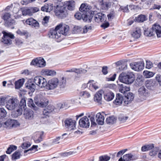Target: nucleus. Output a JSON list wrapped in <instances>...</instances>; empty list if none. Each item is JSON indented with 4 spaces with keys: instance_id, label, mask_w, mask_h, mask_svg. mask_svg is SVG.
I'll use <instances>...</instances> for the list:
<instances>
[{
    "instance_id": "nucleus-1",
    "label": "nucleus",
    "mask_w": 161,
    "mask_h": 161,
    "mask_svg": "<svg viewBox=\"0 0 161 161\" xmlns=\"http://www.w3.org/2000/svg\"><path fill=\"white\" fill-rule=\"evenodd\" d=\"M79 10L81 13H76L75 15V17L78 20H80L82 19L85 22H91L92 16V11L89 7L85 3H82Z\"/></svg>"
},
{
    "instance_id": "nucleus-2",
    "label": "nucleus",
    "mask_w": 161,
    "mask_h": 161,
    "mask_svg": "<svg viewBox=\"0 0 161 161\" xmlns=\"http://www.w3.org/2000/svg\"><path fill=\"white\" fill-rule=\"evenodd\" d=\"M135 75L132 72L127 73H121L119 77V80L121 82L127 84H130L132 83L135 80Z\"/></svg>"
},
{
    "instance_id": "nucleus-3",
    "label": "nucleus",
    "mask_w": 161,
    "mask_h": 161,
    "mask_svg": "<svg viewBox=\"0 0 161 161\" xmlns=\"http://www.w3.org/2000/svg\"><path fill=\"white\" fill-rule=\"evenodd\" d=\"M60 24L58 25L55 28L51 29L48 32V35L51 38H54L57 42H60Z\"/></svg>"
},
{
    "instance_id": "nucleus-4",
    "label": "nucleus",
    "mask_w": 161,
    "mask_h": 161,
    "mask_svg": "<svg viewBox=\"0 0 161 161\" xmlns=\"http://www.w3.org/2000/svg\"><path fill=\"white\" fill-rule=\"evenodd\" d=\"M63 126L69 130L76 129V121L71 118H66L62 120Z\"/></svg>"
},
{
    "instance_id": "nucleus-5",
    "label": "nucleus",
    "mask_w": 161,
    "mask_h": 161,
    "mask_svg": "<svg viewBox=\"0 0 161 161\" xmlns=\"http://www.w3.org/2000/svg\"><path fill=\"white\" fill-rule=\"evenodd\" d=\"M26 107V103L25 99L22 98L21 99L19 105V108L16 111L13 112L12 115L14 117H17L21 115L23 110H25Z\"/></svg>"
},
{
    "instance_id": "nucleus-6",
    "label": "nucleus",
    "mask_w": 161,
    "mask_h": 161,
    "mask_svg": "<svg viewBox=\"0 0 161 161\" xmlns=\"http://www.w3.org/2000/svg\"><path fill=\"white\" fill-rule=\"evenodd\" d=\"M36 104L38 106L44 107L47 105L49 103L48 100L42 96H37L34 98Z\"/></svg>"
},
{
    "instance_id": "nucleus-7",
    "label": "nucleus",
    "mask_w": 161,
    "mask_h": 161,
    "mask_svg": "<svg viewBox=\"0 0 161 161\" xmlns=\"http://www.w3.org/2000/svg\"><path fill=\"white\" fill-rule=\"evenodd\" d=\"M3 36L2 38V41L4 44L8 45L12 43L11 39H14V36L11 33H8L5 31L3 32Z\"/></svg>"
},
{
    "instance_id": "nucleus-8",
    "label": "nucleus",
    "mask_w": 161,
    "mask_h": 161,
    "mask_svg": "<svg viewBox=\"0 0 161 161\" xmlns=\"http://www.w3.org/2000/svg\"><path fill=\"white\" fill-rule=\"evenodd\" d=\"M19 102L16 98H10L6 102V107L8 110H13L18 105Z\"/></svg>"
},
{
    "instance_id": "nucleus-9",
    "label": "nucleus",
    "mask_w": 161,
    "mask_h": 161,
    "mask_svg": "<svg viewBox=\"0 0 161 161\" xmlns=\"http://www.w3.org/2000/svg\"><path fill=\"white\" fill-rule=\"evenodd\" d=\"M33 81L36 85L42 88L46 87L47 85L46 80L41 76L35 77Z\"/></svg>"
},
{
    "instance_id": "nucleus-10",
    "label": "nucleus",
    "mask_w": 161,
    "mask_h": 161,
    "mask_svg": "<svg viewBox=\"0 0 161 161\" xmlns=\"http://www.w3.org/2000/svg\"><path fill=\"white\" fill-rule=\"evenodd\" d=\"M138 92L140 99L141 101L146 99V98L149 96V94L148 90L143 86L140 88Z\"/></svg>"
},
{
    "instance_id": "nucleus-11",
    "label": "nucleus",
    "mask_w": 161,
    "mask_h": 161,
    "mask_svg": "<svg viewBox=\"0 0 161 161\" xmlns=\"http://www.w3.org/2000/svg\"><path fill=\"white\" fill-rule=\"evenodd\" d=\"M31 64L39 67H43L46 65V62L44 58L41 57L34 59L31 62Z\"/></svg>"
},
{
    "instance_id": "nucleus-12",
    "label": "nucleus",
    "mask_w": 161,
    "mask_h": 161,
    "mask_svg": "<svg viewBox=\"0 0 161 161\" xmlns=\"http://www.w3.org/2000/svg\"><path fill=\"white\" fill-rule=\"evenodd\" d=\"M58 83V80L57 78H53L47 83L46 88L48 90L53 89L57 86Z\"/></svg>"
},
{
    "instance_id": "nucleus-13",
    "label": "nucleus",
    "mask_w": 161,
    "mask_h": 161,
    "mask_svg": "<svg viewBox=\"0 0 161 161\" xmlns=\"http://www.w3.org/2000/svg\"><path fill=\"white\" fill-rule=\"evenodd\" d=\"M130 66L131 69L136 71H140L144 68V64L142 62H135L131 63Z\"/></svg>"
},
{
    "instance_id": "nucleus-14",
    "label": "nucleus",
    "mask_w": 161,
    "mask_h": 161,
    "mask_svg": "<svg viewBox=\"0 0 161 161\" xmlns=\"http://www.w3.org/2000/svg\"><path fill=\"white\" fill-rule=\"evenodd\" d=\"M75 2L72 1H66L62 2V6H61V8L63 9H68L70 10H73L75 8Z\"/></svg>"
},
{
    "instance_id": "nucleus-15",
    "label": "nucleus",
    "mask_w": 161,
    "mask_h": 161,
    "mask_svg": "<svg viewBox=\"0 0 161 161\" xmlns=\"http://www.w3.org/2000/svg\"><path fill=\"white\" fill-rule=\"evenodd\" d=\"M134 98V94L132 92H129L125 94L124 103L125 105L131 103Z\"/></svg>"
},
{
    "instance_id": "nucleus-16",
    "label": "nucleus",
    "mask_w": 161,
    "mask_h": 161,
    "mask_svg": "<svg viewBox=\"0 0 161 161\" xmlns=\"http://www.w3.org/2000/svg\"><path fill=\"white\" fill-rule=\"evenodd\" d=\"M79 123L80 126L81 127L88 128L90 125L89 119L86 116L81 118L79 120Z\"/></svg>"
},
{
    "instance_id": "nucleus-17",
    "label": "nucleus",
    "mask_w": 161,
    "mask_h": 161,
    "mask_svg": "<svg viewBox=\"0 0 161 161\" xmlns=\"http://www.w3.org/2000/svg\"><path fill=\"white\" fill-rule=\"evenodd\" d=\"M17 121L16 120L8 119L4 123L3 126L5 127H14L17 126Z\"/></svg>"
},
{
    "instance_id": "nucleus-18",
    "label": "nucleus",
    "mask_w": 161,
    "mask_h": 161,
    "mask_svg": "<svg viewBox=\"0 0 161 161\" xmlns=\"http://www.w3.org/2000/svg\"><path fill=\"white\" fill-rule=\"evenodd\" d=\"M114 97L113 92L110 91H107L104 93V98L107 101H110L112 100Z\"/></svg>"
},
{
    "instance_id": "nucleus-19",
    "label": "nucleus",
    "mask_w": 161,
    "mask_h": 161,
    "mask_svg": "<svg viewBox=\"0 0 161 161\" xmlns=\"http://www.w3.org/2000/svg\"><path fill=\"white\" fill-rule=\"evenodd\" d=\"M25 22L27 24L31 25L32 27L37 28L39 26V23L32 18L27 19L25 21Z\"/></svg>"
},
{
    "instance_id": "nucleus-20",
    "label": "nucleus",
    "mask_w": 161,
    "mask_h": 161,
    "mask_svg": "<svg viewBox=\"0 0 161 161\" xmlns=\"http://www.w3.org/2000/svg\"><path fill=\"white\" fill-rule=\"evenodd\" d=\"M123 101H124V99L122 95L120 93H117L116 94L115 99L113 103L116 105H120L122 104Z\"/></svg>"
},
{
    "instance_id": "nucleus-21",
    "label": "nucleus",
    "mask_w": 161,
    "mask_h": 161,
    "mask_svg": "<svg viewBox=\"0 0 161 161\" xmlns=\"http://www.w3.org/2000/svg\"><path fill=\"white\" fill-rule=\"evenodd\" d=\"M153 30L154 31L158 37H161V26L159 25L155 24L153 25L152 27Z\"/></svg>"
},
{
    "instance_id": "nucleus-22",
    "label": "nucleus",
    "mask_w": 161,
    "mask_h": 161,
    "mask_svg": "<svg viewBox=\"0 0 161 161\" xmlns=\"http://www.w3.org/2000/svg\"><path fill=\"white\" fill-rule=\"evenodd\" d=\"M44 132L42 131L36 133L34 136V142L36 143H39L43 140Z\"/></svg>"
},
{
    "instance_id": "nucleus-23",
    "label": "nucleus",
    "mask_w": 161,
    "mask_h": 161,
    "mask_svg": "<svg viewBox=\"0 0 161 161\" xmlns=\"http://www.w3.org/2000/svg\"><path fill=\"white\" fill-rule=\"evenodd\" d=\"M141 35V30L138 27L136 28L131 32L132 36L135 39H138L140 38Z\"/></svg>"
},
{
    "instance_id": "nucleus-24",
    "label": "nucleus",
    "mask_w": 161,
    "mask_h": 161,
    "mask_svg": "<svg viewBox=\"0 0 161 161\" xmlns=\"http://www.w3.org/2000/svg\"><path fill=\"white\" fill-rule=\"evenodd\" d=\"M59 3L58 4H55L54 6V9L55 15L57 16L60 17V0H56Z\"/></svg>"
},
{
    "instance_id": "nucleus-25",
    "label": "nucleus",
    "mask_w": 161,
    "mask_h": 161,
    "mask_svg": "<svg viewBox=\"0 0 161 161\" xmlns=\"http://www.w3.org/2000/svg\"><path fill=\"white\" fill-rule=\"evenodd\" d=\"M33 111L31 109L24 110V115L26 119H32L33 117Z\"/></svg>"
},
{
    "instance_id": "nucleus-26",
    "label": "nucleus",
    "mask_w": 161,
    "mask_h": 161,
    "mask_svg": "<svg viewBox=\"0 0 161 161\" xmlns=\"http://www.w3.org/2000/svg\"><path fill=\"white\" fill-rule=\"evenodd\" d=\"M25 87L29 89L31 92H33L36 88L35 84L31 81H28L25 84Z\"/></svg>"
},
{
    "instance_id": "nucleus-27",
    "label": "nucleus",
    "mask_w": 161,
    "mask_h": 161,
    "mask_svg": "<svg viewBox=\"0 0 161 161\" xmlns=\"http://www.w3.org/2000/svg\"><path fill=\"white\" fill-rule=\"evenodd\" d=\"M96 121L98 124L103 125L104 123V118L100 113H97L96 115Z\"/></svg>"
},
{
    "instance_id": "nucleus-28",
    "label": "nucleus",
    "mask_w": 161,
    "mask_h": 161,
    "mask_svg": "<svg viewBox=\"0 0 161 161\" xmlns=\"http://www.w3.org/2000/svg\"><path fill=\"white\" fill-rule=\"evenodd\" d=\"M118 89L120 92L125 94L127 92L130 90V87L121 84L119 85Z\"/></svg>"
},
{
    "instance_id": "nucleus-29",
    "label": "nucleus",
    "mask_w": 161,
    "mask_h": 161,
    "mask_svg": "<svg viewBox=\"0 0 161 161\" xmlns=\"http://www.w3.org/2000/svg\"><path fill=\"white\" fill-rule=\"evenodd\" d=\"M102 91L99 90L95 94L94 97V100L98 103H100L102 101Z\"/></svg>"
},
{
    "instance_id": "nucleus-30",
    "label": "nucleus",
    "mask_w": 161,
    "mask_h": 161,
    "mask_svg": "<svg viewBox=\"0 0 161 161\" xmlns=\"http://www.w3.org/2000/svg\"><path fill=\"white\" fill-rule=\"evenodd\" d=\"M145 85L148 89H151L155 85V83L153 80H147L145 82Z\"/></svg>"
},
{
    "instance_id": "nucleus-31",
    "label": "nucleus",
    "mask_w": 161,
    "mask_h": 161,
    "mask_svg": "<svg viewBox=\"0 0 161 161\" xmlns=\"http://www.w3.org/2000/svg\"><path fill=\"white\" fill-rule=\"evenodd\" d=\"M42 73L44 75L47 76H54L56 74V72L54 70L45 69L42 70Z\"/></svg>"
},
{
    "instance_id": "nucleus-32",
    "label": "nucleus",
    "mask_w": 161,
    "mask_h": 161,
    "mask_svg": "<svg viewBox=\"0 0 161 161\" xmlns=\"http://www.w3.org/2000/svg\"><path fill=\"white\" fill-rule=\"evenodd\" d=\"M147 18L145 15L141 14L135 18V20L138 22L141 23L147 20Z\"/></svg>"
},
{
    "instance_id": "nucleus-33",
    "label": "nucleus",
    "mask_w": 161,
    "mask_h": 161,
    "mask_svg": "<svg viewBox=\"0 0 161 161\" xmlns=\"http://www.w3.org/2000/svg\"><path fill=\"white\" fill-rule=\"evenodd\" d=\"M87 84H89V88L90 90H96L99 88L97 83L95 82L94 80H89Z\"/></svg>"
},
{
    "instance_id": "nucleus-34",
    "label": "nucleus",
    "mask_w": 161,
    "mask_h": 161,
    "mask_svg": "<svg viewBox=\"0 0 161 161\" xmlns=\"http://www.w3.org/2000/svg\"><path fill=\"white\" fill-rule=\"evenodd\" d=\"M104 14H103L101 13H98L95 15L94 19L96 22H103L104 20Z\"/></svg>"
},
{
    "instance_id": "nucleus-35",
    "label": "nucleus",
    "mask_w": 161,
    "mask_h": 161,
    "mask_svg": "<svg viewBox=\"0 0 161 161\" xmlns=\"http://www.w3.org/2000/svg\"><path fill=\"white\" fill-rule=\"evenodd\" d=\"M154 147L153 144H146L141 147V151L143 152H146L152 150Z\"/></svg>"
},
{
    "instance_id": "nucleus-36",
    "label": "nucleus",
    "mask_w": 161,
    "mask_h": 161,
    "mask_svg": "<svg viewBox=\"0 0 161 161\" xmlns=\"http://www.w3.org/2000/svg\"><path fill=\"white\" fill-rule=\"evenodd\" d=\"M136 159L135 156L131 153H128L124 155V160L125 161H133Z\"/></svg>"
},
{
    "instance_id": "nucleus-37",
    "label": "nucleus",
    "mask_w": 161,
    "mask_h": 161,
    "mask_svg": "<svg viewBox=\"0 0 161 161\" xmlns=\"http://www.w3.org/2000/svg\"><path fill=\"white\" fill-rule=\"evenodd\" d=\"M69 27L68 25H63L61 23V33L64 35H67L68 32L69 31Z\"/></svg>"
},
{
    "instance_id": "nucleus-38",
    "label": "nucleus",
    "mask_w": 161,
    "mask_h": 161,
    "mask_svg": "<svg viewBox=\"0 0 161 161\" xmlns=\"http://www.w3.org/2000/svg\"><path fill=\"white\" fill-rule=\"evenodd\" d=\"M53 9V6L50 4H46L44 6L42 7L41 8V10L43 11L46 12H50Z\"/></svg>"
},
{
    "instance_id": "nucleus-39",
    "label": "nucleus",
    "mask_w": 161,
    "mask_h": 161,
    "mask_svg": "<svg viewBox=\"0 0 161 161\" xmlns=\"http://www.w3.org/2000/svg\"><path fill=\"white\" fill-rule=\"evenodd\" d=\"M144 34L146 36H151L154 35V31L152 28H147L144 30Z\"/></svg>"
},
{
    "instance_id": "nucleus-40",
    "label": "nucleus",
    "mask_w": 161,
    "mask_h": 161,
    "mask_svg": "<svg viewBox=\"0 0 161 161\" xmlns=\"http://www.w3.org/2000/svg\"><path fill=\"white\" fill-rule=\"evenodd\" d=\"M25 79H20L15 82V87L16 89L20 88L23 85Z\"/></svg>"
},
{
    "instance_id": "nucleus-41",
    "label": "nucleus",
    "mask_w": 161,
    "mask_h": 161,
    "mask_svg": "<svg viewBox=\"0 0 161 161\" xmlns=\"http://www.w3.org/2000/svg\"><path fill=\"white\" fill-rule=\"evenodd\" d=\"M27 105L29 107L35 110H36L38 109V108L35 106L33 103L32 99L31 98L28 99Z\"/></svg>"
},
{
    "instance_id": "nucleus-42",
    "label": "nucleus",
    "mask_w": 161,
    "mask_h": 161,
    "mask_svg": "<svg viewBox=\"0 0 161 161\" xmlns=\"http://www.w3.org/2000/svg\"><path fill=\"white\" fill-rule=\"evenodd\" d=\"M83 28L80 26H75L73 28L72 32L73 34H78L82 33Z\"/></svg>"
},
{
    "instance_id": "nucleus-43",
    "label": "nucleus",
    "mask_w": 161,
    "mask_h": 161,
    "mask_svg": "<svg viewBox=\"0 0 161 161\" xmlns=\"http://www.w3.org/2000/svg\"><path fill=\"white\" fill-rule=\"evenodd\" d=\"M116 119L114 116H110L106 118V121L107 124H113L115 122Z\"/></svg>"
},
{
    "instance_id": "nucleus-44",
    "label": "nucleus",
    "mask_w": 161,
    "mask_h": 161,
    "mask_svg": "<svg viewBox=\"0 0 161 161\" xmlns=\"http://www.w3.org/2000/svg\"><path fill=\"white\" fill-rule=\"evenodd\" d=\"M20 156V153L19 152L16 151L12 154V159L13 161H15L16 159L19 158Z\"/></svg>"
},
{
    "instance_id": "nucleus-45",
    "label": "nucleus",
    "mask_w": 161,
    "mask_h": 161,
    "mask_svg": "<svg viewBox=\"0 0 161 161\" xmlns=\"http://www.w3.org/2000/svg\"><path fill=\"white\" fill-rule=\"evenodd\" d=\"M17 149V146L15 145H10L8 148L6 153L7 154H10L14 151L16 150Z\"/></svg>"
},
{
    "instance_id": "nucleus-46",
    "label": "nucleus",
    "mask_w": 161,
    "mask_h": 161,
    "mask_svg": "<svg viewBox=\"0 0 161 161\" xmlns=\"http://www.w3.org/2000/svg\"><path fill=\"white\" fill-rule=\"evenodd\" d=\"M79 95L80 97H83L84 98H87L90 96V93L86 91L80 92Z\"/></svg>"
},
{
    "instance_id": "nucleus-47",
    "label": "nucleus",
    "mask_w": 161,
    "mask_h": 161,
    "mask_svg": "<svg viewBox=\"0 0 161 161\" xmlns=\"http://www.w3.org/2000/svg\"><path fill=\"white\" fill-rule=\"evenodd\" d=\"M149 153L150 156L152 157H154L156 155L157 153L158 152V149L157 147L153 148Z\"/></svg>"
},
{
    "instance_id": "nucleus-48",
    "label": "nucleus",
    "mask_w": 161,
    "mask_h": 161,
    "mask_svg": "<svg viewBox=\"0 0 161 161\" xmlns=\"http://www.w3.org/2000/svg\"><path fill=\"white\" fill-rule=\"evenodd\" d=\"M9 100L8 97H7L4 96H3L0 98V103L1 105H4L6 102Z\"/></svg>"
},
{
    "instance_id": "nucleus-49",
    "label": "nucleus",
    "mask_w": 161,
    "mask_h": 161,
    "mask_svg": "<svg viewBox=\"0 0 161 161\" xmlns=\"http://www.w3.org/2000/svg\"><path fill=\"white\" fill-rule=\"evenodd\" d=\"M6 114V111L4 108H2L0 109V119L4 118Z\"/></svg>"
},
{
    "instance_id": "nucleus-50",
    "label": "nucleus",
    "mask_w": 161,
    "mask_h": 161,
    "mask_svg": "<svg viewBox=\"0 0 161 161\" xmlns=\"http://www.w3.org/2000/svg\"><path fill=\"white\" fill-rule=\"evenodd\" d=\"M67 10L61 8V19H64L68 15Z\"/></svg>"
},
{
    "instance_id": "nucleus-51",
    "label": "nucleus",
    "mask_w": 161,
    "mask_h": 161,
    "mask_svg": "<svg viewBox=\"0 0 161 161\" xmlns=\"http://www.w3.org/2000/svg\"><path fill=\"white\" fill-rule=\"evenodd\" d=\"M23 14V15H29L31 16L33 14L31 8L30 9H25L22 12Z\"/></svg>"
},
{
    "instance_id": "nucleus-52",
    "label": "nucleus",
    "mask_w": 161,
    "mask_h": 161,
    "mask_svg": "<svg viewBox=\"0 0 161 161\" xmlns=\"http://www.w3.org/2000/svg\"><path fill=\"white\" fill-rule=\"evenodd\" d=\"M11 14L8 13H5L3 14L2 19L5 21L7 22V21L10 18Z\"/></svg>"
},
{
    "instance_id": "nucleus-53",
    "label": "nucleus",
    "mask_w": 161,
    "mask_h": 161,
    "mask_svg": "<svg viewBox=\"0 0 161 161\" xmlns=\"http://www.w3.org/2000/svg\"><path fill=\"white\" fill-rule=\"evenodd\" d=\"M109 4L107 2H103L101 4V7L102 9L107 10L109 7Z\"/></svg>"
},
{
    "instance_id": "nucleus-54",
    "label": "nucleus",
    "mask_w": 161,
    "mask_h": 161,
    "mask_svg": "<svg viewBox=\"0 0 161 161\" xmlns=\"http://www.w3.org/2000/svg\"><path fill=\"white\" fill-rule=\"evenodd\" d=\"M110 157L107 155L100 156L99 157V161H108L110 160Z\"/></svg>"
},
{
    "instance_id": "nucleus-55",
    "label": "nucleus",
    "mask_w": 161,
    "mask_h": 161,
    "mask_svg": "<svg viewBox=\"0 0 161 161\" xmlns=\"http://www.w3.org/2000/svg\"><path fill=\"white\" fill-rule=\"evenodd\" d=\"M114 17L115 13L113 11L110 12L109 14L107 15L109 21H111L112 19H113Z\"/></svg>"
},
{
    "instance_id": "nucleus-56",
    "label": "nucleus",
    "mask_w": 161,
    "mask_h": 161,
    "mask_svg": "<svg viewBox=\"0 0 161 161\" xmlns=\"http://www.w3.org/2000/svg\"><path fill=\"white\" fill-rule=\"evenodd\" d=\"M144 73H145V75L146 77L147 78H149L152 77L154 75V74L153 72L149 71H144Z\"/></svg>"
},
{
    "instance_id": "nucleus-57",
    "label": "nucleus",
    "mask_w": 161,
    "mask_h": 161,
    "mask_svg": "<svg viewBox=\"0 0 161 161\" xmlns=\"http://www.w3.org/2000/svg\"><path fill=\"white\" fill-rule=\"evenodd\" d=\"M44 109L46 110H47L49 112V113H51L54 110V107L53 105H50L45 107V108Z\"/></svg>"
},
{
    "instance_id": "nucleus-58",
    "label": "nucleus",
    "mask_w": 161,
    "mask_h": 161,
    "mask_svg": "<svg viewBox=\"0 0 161 161\" xmlns=\"http://www.w3.org/2000/svg\"><path fill=\"white\" fill-rule=\"evenodd\" d=\"M69 107L68 102H63L61 105V109L63 108L66 109L68 108Z\"/></svg>"
},
{
    "instance_id": "nucleus-59",
    "label": "nucleus",
    "mask_w": 161,
    "mask_h": 161,
    "mask_svg": "<svg viewBox=\"0 0 161 161\" xmlns=\"http://www.w3.org/2000/svg\"><path fill=\"white\" fill-rule=\"evenodd\" d=\"M30 146L31 144L30 143L27 142L23 143L21 146L23 149H25L30 147Z\"/></svg>"
},
{
    "instance_id": "nucleus-60",
    "label": "nucleus",
    "mask_w": 161,
    "mask_h": 161,
    "mask_svg": "<svg viewBox=\"0 0 161 161\" xmlns=\"http://www.w3.org/2000/svg\"><path fill=\"white\" fill-rule=\"evenodd\" d=\"M49 17L48 16H45L43 19V21H42V24L46 26L49 22Z\"/></svg>"
},
{
    "instance_id": "nucleus-61",
    "label": "nucleus",
    "mask_w": 161,
    "mask_h": 161,
    "mask_svg": "<svg viewBox=\"0 0 161 161\" xmlns=\"http://www.w3.org/2000/svg\"><path fill=\"white\" fill-rule=\"evenodd\" d=\"M74 153L73 152L70 151L68 152H66L61 153V156L63 157H68L72 154H73Z\"/></svg>"
},
{
    "instance_id": "nucleus-62",
    "label": "nucleus",
    "mask_w": 161,
    "mask_h": 161,
    "mask_svg": "<svg viewBox=\"0 0 161 161\" xmlns=\"http://www.w3.org/2000/svg\"><path fill=\"white\" fill-rule=\"evenodd\" d=\"M66 86V80L65 78L63 77L61 80V88H64Z\"/></svg>"
},
{
    "instance_id": "nucleus-63",
    "label": "nucleus",
    "mask_w": 161,
    "mask_h": 161,
    "mask_svg": "<svg viewBox=\"0 0 161 161\" xmlns=\"http://www.w3.org/2000/svg\"><path fill=\"white\" fill-rule=\"evenodd\" d=\"M127 150V149H124L119 151L117 153L116 157H119L121 156Z\"/></svg>"
},
{
    "instance_id": "nucleus-64",
    "label": "nucleus",
    "mask_w": 161,
    "mask_h": 161,
    "mask_svg": "<svg viewBox=\"0 0 161 161\" xmlns=\"http://www.w3.org/2000/svg\"><path fill=\"white\" fill-rule=\"evenodd\" d=\"M155 79L159 85L161 86V75H157L155 77Z\"/></svg>"
}]
</instances>
